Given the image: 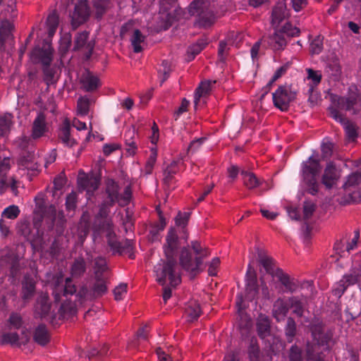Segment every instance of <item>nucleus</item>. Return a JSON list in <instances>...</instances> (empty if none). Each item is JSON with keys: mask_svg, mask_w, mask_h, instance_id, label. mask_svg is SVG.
Listing matches in <instances>:
<instances>
[{"mask_svg": "<svg viewBox=\"0 0 361 361\" xmlns=\"http://www.w3.org/2000/svg\"><path fill=\"white\" fill-rule=\"evenodd\" d=\"M180 246V241L175 228H170L163 247L166 261L161 260L154 270L157 281L163 286L169 284L175 287L181 281L179 267L175 258Z\"/></svg>", "mask_w": 361, "mask_h": 361, "instance_id": "1", "label": "nucleus"}, {"mask_svg": "<svg viewBox=\"0 0 361 361\" xmlns=\"http://www.w3.org/2000/svg\"><path fill=\"white\" fill-rule=\"evenodd\" d=\"M321 170L319 154L313 152L309 159L302 164V176L303 181L308 187L310 192L314 195L318 191L319 184L317 176Z\"/></svg>", "mask_w": 361, "mask_h": 361, "instance_id": "2", "label": "nucleus"}, {"mask_svg": "<svg viewBox=\"0 0 361 361\" xmlns=\"http://www.w3.org/2000/svg\"><path fill=\"white\" fill-rule=\"evenodd\" d=\"M53 49L49 42H44L42 48L35 47L31 53L30 58L34 63H41L44 66V80L47 85L52 82L54 72L49 66L52 61Z\"/></svg>", "mask_w": 361, "mask_h": 361, "instance_id": "3", "label": "nucleus"}, {"mask_svg": "<svg viewBox=\"0 0 361 361\" xmlns=\"http://www.w3.org/2000/svg\"><path fill=\"white\" fill-rule=\"evenodd\" d=\"M119 190L118 184L114 180L109 179L106 181V193L110 205L118 203L120 206L124 207L129 203L132 196L131 187L126 186L122 194L119 193Z\"/></svg>", "mask_w": 361, "mask_h": 361, "instance_id": "4", "label": "nucleus"}, {"mask_svg": "<svg viewBox=\"0 0 361 361\" xmlns=\"http://www.w3.org/2000/svg\"><path fill=\"white\" fill-rule=\"evenodd\" d=\"M50 286L56 302L62 300L63 297L68 298V295H73L76 291L75 286L73 284L71 279L67 278L64 281L63 275L61 274L53 277Z\"/></svg>", "mask_w": 361, "mask_h": 361, "instance_id": "5", "label": "nucleus"}, {"mask_svg": "<svg viewBox=\"0 0 361 361\" xmlns=\"http://www.w3.org/2000/svg\"><path fill=\"white\" fill-rule=\"evenodd\" d=\"M297 96V92L290 85L279 86L273 92L272 99L274 106L282 111L288 109L290 104L293 102Z\"/></svg>", "mask_w": 361, "mask_h": 361, "instance_id": "6", "label": "nucleus"}, {"mask_svg": "<svg viewBox=\"0 0 361 361\" xmlns=\"http://www.w3.org/2000/svg\"><path fill=\"white\" fill-rule=\"evenodd\" d=\"M11 163L10 158L0 157V193H3L8 188H11L12 192L16 196L18 193L17 181L13 177L8 178L6 176L10 170Z\"/></svg>", "mask_w": 361, "mask_h": 361, "instance_id": "7", "label": "nucleus"}, {"mask_svg": "<svg viewBox=\"0 0 361 361\" xmlns=\"http://www.w3.org/2000/svg\"><path fill=\"white\" fill-rule=\"evenodd\" d=\"M179 263L181 267L187 272L196 275L201 271L202 264L201 257H195L194 259L188 248H183L179 257Z\"/></svg>", "mask_w": 361, "mask_h": 361, "instance_id": "8", "label": "nucleus"}, {"mask_svg": "<svg viewBox=\"0 0 361 361\" xmlns=\"http://www.w3.org/2000/svg\"><path fill=\"white\" fill-rule=\"evenodd\" d=\"M90 14V8L86 1H80L74 6L73 11L70 12L71 23L73 29L85 23Z\"/></svg>", "mask_w": 361, "mask_h": 361, "instance_id": "9", "label": "nucleus"}, {"mask_svg": "<svg viewBox=\"0 0 361 361\" xmlns=\"http://www.w3.org/2000/svg\"><path fill=\"white\" fill-rule=\"evenodd\" d=\"M311 331L315 343L314 347H311L310 345H307V353L309 357L317 352L319 347L327 345L329 340V336L323 332L322 325L319 323L312 325L311 326Z\"/></svg>", "mask_w": 361, "mask_h": 361, "instance_id": "10", "label": "nucleus"}, {"mask_svg": "<svg viewBox=\"0 0 361 361\" xmlns=\"http://www.w3.org/2000/svg\"><path fill=\"white\" fill-rule=\"evenodd\" d=\"M89 32L83 31L78 32L74 39V51H82L85 59L90 58L94 47V42L92 40H88Z\"/></svg>", "mask_w": 361, "mask_h": 361, "instance_id": "11", "label": "nucleus"}, {"mask_svg": "<svg viewBox=\"0 0 361 361\" xmlns=\"http://www.w3.org/2000/svg\"><path fill=\"white\" fill-rule=\"evenodd\" d=\"M258 294V286L256 272L251 267L248 265L245 276V298L252 301L255 299Z\"/></svg>", "mask_w": 361, "mask_h": 361, "instance_id": "12", "label": "nucleus"}, {"mask_svg": "<svg viewBox=\"0 0 361 361\" xmlns=\"http://www.w3.org/2000/svg\"><path fill=\"white\" fill-rule=\"evenodd\" d=\"M360 273L359 269H353L348 274H345L334 288V295L341 297L348 286L355 284L359 281Z\"/></svg>", "mask_w": 361, "mask_h": 361, "instance_id": "13", "label": "nucleus"}, {"mask_svg": "<svg viewBox=\"0 0 361 361\" xmlns=\"http://www.w3.org/2000/svg\"><path fill=\"white\" fill-rule=\"evenodd\" d=\"M100 183L99 178L93 174H86L80 172L78 177V185L80 190H85L87 195L97 190Z\"/></svg>", "mask_w": 361, "mask_h": 361, "instance_id": "14", "label": "nucleus"}, {"mask_svg": "<svg viewBox=\"0 0 361 361\" xmlns=\"http://www.w3.org/2000/svg\"><path fill=\"white\" fill-rule=\"evenodd\" d=\"M30 340L29 334L26 329H22L21 336L16 332L4 333L0 336V345L10 344L20 345L27 343Z\"/></svg>", "mask_w": 361, "mask_h": 361, "instance_id": "15", "label": "nucleus"}, {"mask_svg": "<svg viewBox=\"0 0 361 361\" xmlns=\"http://www.w3.org/2000/svg\"><path fill=\"white\" fill-rule=\"evenodd\" d=\"M338 106L347 111L353 110L354 113L359 111L361 106V100L355 90L346 97H338L337 100Z\"/></svg>", "mask_w": 361, "mask_h": 361, "instance_id": "16", "label": "nucleus"}, {"mask_svg": "<svg viewBox=\"0 0 361 361\" xmlns=\"http://www.w3.org/2000/svg\"><path fill=\"white\" fill-rule=\"evenodd\" d=\"M262 41L267 42L268 46L274 51L283 50L287 44V39L278 27H275L274 32L268 36H264Z\"/></svg>", "mask_w": 361, "mask_h": 361, "instance_id": "17", "label": "nucleus"}, {"mask_svg": "<svg viewBox=\"0 0 361 361\" xmlns=\"http://www.w3.org/2000/svg\"><path fill=\"white\" fill-rule=\"evenodd\" d=\"M329 110L330 116L343 126L347 137L349 139L354 140L357 136L355 126L347 121L336 108L331 106Z\"/></svg>", "mask_w": 361, "mask_h": 361, "instance_id": "18", "label": "nucleus"}, {"mask_svg": "<svg viewBox=\"0 0 361 361\" xmlns=\"http://www.w3.org/2000/svg\"><path fill=\"white\" fill-rule=\"evenodd\" d=\"M341 176L340 171L338 170L332 162H329L322 176V182L327 188H332Z\"/></svg>", "mask_w": 361, "mask_h": 361, "instance_id": "19", "label": "nucleus"}, {"mask_svg": "<svg viewBox=\"0 0 361 361\" xmlns=\"http://www.w3.org/2000/svg\"><path fill=\"white\" fill-rule=\"evenodd\" d=\"M288 17V11L286 3L278 2L274 7L271 15V24L274 27H278L280 23Z\"/></svg>", "mask_w": 361, "mask_h": 361, "instance_id": "20", "label": "nucleus"}, {"mask_svg": "<svg viewBox=\"0 0 361 361\" xmlns=\"http://www.w3.org/2000/svg\"><path fill=\"white\" fill-rule=\"evenodd\" d=\"M290 306L289 299L279 298L275 301L273 306V315L277 321L284 319Z\"/></svg>", "mask_w": 361, "mask_h": 361, "instance_id": "21", "label": "nucleus"}, {"mask_svg": "<svg viewBox=\"0 0 361 361\" xmlns=\"http://www.w3.org/2000/svg\"><path fill=\"white\" fill-rule=\"evenodd\" d=\"M51 304L49 302V296L47 293H42L37 300L35 306V312L40 317H44L48 314L50 311Z\"/></svg>", "mask_w": 361, "mask_h": 361, "instance_id": "22", "label": "nucleus"}, {"mask_svg": "<svg viewBox=\"0 0 361 361\" xmlns=\"http://www.w3.org/2000/svg\"><path fill=\"white\" fill-rule=\"evenodd\" d=\"M45 116L40 113L35 119L32 125V137L37 139L44 134L47 130Z\"/></svg>", "mask_w": 361, "mask_h": 361, "instance_id": "23", "label": "nucleus"}, {"mask_svg": "<svg viewBox=\"0 0 361 361\" xmlns=\"http://www.w3.org/2000/svg\"><path fill=\"white\" fill-rule=\"evenodd\" d=\"M306 71L307 73L306 80L308 82L307 85L309 86L307 93L310 94L309 100H310L314 87L321 82L322 76L321 72L319 71H314L311 68H307Z\"/></svg>", "mask_w": 361, "mask_h": 361, "instance_id": "24", "label": "nucleus"}, {"mask_svg": "<svg viewBox=\"0 0 361 361\" xmlns=\"http://www.w3.org/2000/svg\"><path fill=\"white\" fill-rule=\"evenodd\" d=\"M257 330L258 335L262 339L270 336V321L269 317L264 314H259L257 320Z\"/></svg>", "mask_w": 361, "mask_h": 361, "instance_id": "25", "label": "nucleus"}, {"mask_svg": "<svg viewBox=\"0 0 361 361\" xmlns=\"http://www.w3.org/2000/svg\"><path fill=\"white\" fill-rule=\"evenodd\" d=\"M80 82L82 87L87 92L96 90L99 85V80L90 72L83 73Z\"/></svg>", "mask_w": 361, "mask_h": 361, "instance_id": "26", "label": "nucleus"}, {"mask_svg": "<svg viewBox=\"0 0 361 361\" xmlns=\"http://www.w3.org/2000/svg\"><path fill=\"white\" fill-rule=\"evenodd\" d=\"M70 130V121L68 119L66 118L63 123V126L60 130L59 136L61 142L67 147H73L75 144V140L71 137Z\"/></svg>", "mask_w": 361, "mask_h": 361, "instance_id": "27", "label": "nucleus"}, {"mask_svg": "<svg viewBox=\"0 0 361 361\" xmlns=\"http://www.w3.org/2000/svg\"><path fill=\"white\" fill-rule=\"evenodd\" d=\"M216 82L215 80L211 81V80H207L202 82L198 87L196 89L195 93V105L197 106L200 99L201 97H204L207 96L211 90H212V84H214Z\"/></svg>", "mask_w": 361, "mask_h": 361, "instance_id": "28", "label": "nucleus"}, {"mask_svg": "<svg viewBox=\"0 0 361 361\" xmlns=\"http://www.w3.org/2000/svg\"><path fill=\"white\" fill-rule=\"evenodd\" d=\"M95 278L96 281L91 290L94 298L102 296L107 290L106 276H95Z\"/></svg>", "mask_w": 361, "mask_h": 361, "instance_id": "29", "label": "nucleus"}, {"mask_svg": "<svg viewBox=\"0 0 361 361\" xmlns=\"http://www.w3.org/2000/svg\"><path fill=\"white\" fill-rule=\"evenodd\" d=\"M34 340L41 345H46L49 341V335L47 327L43 325H39L35 330L33 335Z\"/></svg>", "mask_w": 361, "mask_h": 361, "instance_id": "30", "label": "nucleus"}, {"mask_svg": "<svg viewBox=\"0 0 361 361\" xmlns=\"http://www.w3.org/2000/svg\"><path fill=\"white\" fill-rule=\"evenodd\" d=\"M185 314L190 322L197 319L201 314L200 304L195 300L190 301L185 307Z\"/></svg>", "mask_w": 361, "mask_h": 361, "instance_id": "31", "label": "nucleus"}, {"mask_svg": "<svg viewBox=\"0 0 361 361\" xmlns=\"http://www.w3.org/2000/svg\"><path fill=\"white\" fill-rule=\"evenodd\" d=\"M243 180L244 185L248 189H254L260 185V180L251 172H247L244 170L241 171Z\"/></svg>", "mask_w": 361, "mask_h": 361, "instance_id": "32", "label": "nucleus"}, {"mask_svg": "<svg viewBox=\"0 0 361 361\" xmlns=\"http://www.w3.org/2000/svg\"><path fill=\"white\" fill-rule=\"evenodd\" d=\"M207 44L208 42L206 39H200L195 44L190 46L187 51L188 60H192L196 55L202 51Z\"/></svg>", "mask_w": 361, "mask_h": 361, "instance_id": "33", "label": "nucleus"}, {"mask_svg": "<svg viewBox=\"0 0 361 361\" xmlns=\"http://www.w3.org/2000/svg\"><path fill=\"white\" fill-rule=\"evenodd\" d=\"M35 156L33 152H28L27 157L22 156L18 161V166L20 169H27V170H35Z\"/></svg>", "mask_w": 361, "mask_h": 361, "instance_id": "34", "label": "nucleus"}, {"mask_svg": "<svg viewBox=\"0 0 361 361\" xmlns=\"http://www.w3.org/2000/svg\"><path fill=\"white\" fill-rule=\"evenodd\" d=\"M35 291V283L32 279H26L23 284L22 298L23 300H30Z\"/></svg>", "mask_w": 361, "mask_h": 361, "instance_id": "35", "label": "nucleus"}, {"mask_svg": "<svg viewBox=\"0 0 361 361\" xmlns=\"http://www.w3.org/2000/svg\"><path fill=\"white\" fill-rule=\"evenodd\" d=\"M13 29V25L11 22L6 20L1 23L0 25V44L8 39L11 35V31Z\"/></svg>", "mask_w": 361, "mask_h": 361, "instance_id": "36", "label": "nucleus"}, {"mask_svg": "<svg viewBox=\"0 0 361 361\" xmlns=\"http://www.w3.org/2000/svg\"><path fill=\"white\" fill-rule=\"evenodd\" d=\"M12 118L10 114L0 115V136H6L9 133Z\"/></svg>", "mask_w": 361, "mask_h": 361, "instance_id": "37", "label": "nucleus"}, {"mask_svg": "<svg viewBox=\"0 0 361 361\" xmlns=\"http://www.w3.org/2000/svg\"><path fill=\"white\" fill-rule=\"evenodd\" d=\"M277 275L279 281L290 292H294L298 288V284L293 279H290L287 274H283L281 271H278Z\"/></svg>", "mask_w": 361, "mask_h": 361, "instance_id": "38", "label": "nucleus"}, {"mask_svg": "<svg viewBox=\"0 0 361 361\" xmlns=\"http://www.w3.org/2000/svg\"><path fill=\"white\" fill-rule=\"evenodd\" d=\"M145 39V36L143 35L139 30H135L134 31L130 39L134 52L139 53L142 50L141 43L144 42Z\"/></svg>", "mask_w": 361, "mask_h": 361, "instance_id": "39", "label": "nucleus"}, {"mask_svg": "<svg viewBox=\"0 0 361 361\" xmlns=\"http://www.w3.org/2000/svg\"><path fill=\"white\" fill-rule=\"evenodd\" d=\"M10 329H20L23 328L24 322L20 313L11 312L7 320Z\"/></svg>", "mask_w": 361, "mask_h": 361, "instance_id": "40", "label": "nucleus"}, {"mask_svg": "<svg viewBox=\"0 0 361 361\" xmlns=\"http://www.w3.org/2000/svg\"><path fill=\"white\" fill-rule=\"evenodd\" d=\"M180 163V160H173L170 164L166 168L164 172V180L167 183L172 178L173 175L178 173L179 169L178 165Z\"/></svg>", "mask_w": 361, "mask_h": 361, "instance_id": "41", "label": "nucleus"}, {"mask_svg": "<svg viewBox=\"0 0 361 361\" xmlns=\"http://www.w3.org/2000/svg\"><path fill=\"white\" fill-rule=\"evenodd\" d=\"M94 274L95 276H104L107 270L106 259L103 257H97L94 260Z\"/></svg>", "mask_w": 361, "mask_h": 361, "instance_id": "42", "label": "nucleus"}, {"mask_svg": "<svg viewBox=\"0 0 361 361\" xmlns=\"http://www.w3.org/2000/svg\"><path fill=\"white\" fill-rule=\"evenodd\" d=\"M85 271V263L83 259L79 258L75 260L71 267V275L73 276H80Z\"/></svg>", "mask_w": 361, "mask_h": 361, "instance_id": "43", "label": "nucleus"}, {"mask_svg": "<svg viewBox=\"0 0 361 361\" xmlns=\"http://www.w3.org/2000/svg\"><path fill=\"white\" fill-rule=\"evenodd\" d=\"M90 99L87 97H80L78 100L77 111L80 116H85L89 112Z\"/></svg>", "mask_w": 361, "mask_h": 361, "instance_id": "44", "label": "nucleus"}, {"mask_svg": "<svg viewBox=\"0 0 361 361\" xmlns=\"http://www.w3.org/2000/svg\"><path fill=\"white\" fill-rule=\"evenodd\" d=\"M259 261L260 264L263 267L265 271L268 274L273 272V261L272 259L266 255L265 254H259Z\"/></svg>", "mask_w": 361, "mask_h": 361, "instance_id": "45", "label": "nucleus"}, {"mask_svg": "<svg viewBox=\"0 0 361 361\" xmlns=\"http://www.w3.org/2000/svg\"><path fill=\"white\" fill-rule=\"evenodd\" d=\"M361 182V173L355 172L348 176L347 180L343 184V188L347 190L348 188L357 185Z\"/></svg>", "mask_w": 361, "mask_h": 361, "instance_id": "46", "label": "nucleus"}, {"mask_svg": "<svg viewBox=\"0 0 361 361\" xmlns=\"http://www.w3.org/2000/svg\"><path fill=\"white\" fill-rule=\"evenodd\" d=\"M150 151V156L149 157L145 167V172L147 174L152 173L157 157V149L156 147H152Z\"/></svg>", "mask_w": 361, "mask_h": 361, "instance_id": "47", "label": "nucleus"}, {"mask_svg": "<svg viewBox=\"0 0 361 361\" xmlns=\"http://www.w3.org/2000/svg\"><path fill=\"white\" fill-rule=\"evenodd\" d=\"M59 18L56 13H53L49 15L47 20V25L49 29V35H52L56 32L58 27Z\"/></svg>", "mask_w": 361, "mask_h": 361, "instance_id": "48", "label": "nucleus"}, {"mask_svg": "<svg viewBox=\"0 0 361 361\" xmlns=\"http://www.w3.org/2000/svg\"><path fill=\"white\" fill-rule=\"evenodd\" d=\"M278 30H281L286 37L298 36L300 33V30L289 23H286L281 28H278Z\"/></svg>", "mask_w": 361, "mask_h": 361, "instance_id": "49", "label": "nucleus"}, {"mask_svg": "<svg viewBox=\"0 0 361 361\" xmlns=\"http://www.w3.org/2000/svg\"><path fill=\"white\" fill-rule=\"evenodd\" d=\"M20 209L16 205H11L6 207L2 212V216L8 219H14L18 216Z\"/></svg>", "mask_w": 361, "mask_h": 361, "instance_id": "50", "label": "nucleus"}, {"mask_svg": "<svg viewBox=\"0 0 361 361\" xmlns=\"http://www.w3.org/2000/svg\"><path fill=\"white\" fill-rule=\"evenodd\" d=\"M191 247L195 253V257H201L202 261L203 260V258L209 255V251L206 248H203L197 241L192 242Z\"/></svg>", "mask_w": 361, "mask_h": 361, "instance_id": "51", "label": "nucleus"}, {"mask_svg": "<svg viewBox=\"0 0 361 361\" xmlns=\"http://www.w3.org/2000/svg\"><path fill=\"white\" fill-rule=\"evenodd\" d=\"M295 322L292 318L289 317L287 319V323L286 326V334L289 342H291L293 341V338L295 334Z\"/></svg>", "mask_w": 361, "mask_h": 361, "instance_id": "52", "label": "nucleus"}, {"mask_svg": "<svg viewBox=\"0 0 361 361\" xmlns=\"http://www.w3.org/2000/svg\"><path fill=\"white\" fill-rule=\"evenodd\" d=\"M190 214L188 212H179L175 219L176 225L185 229L188 224Z\"/></svg>", "mask_w": 361, "mask_h": 361, "instance_id": "53", "label": "nucleus"}, {"mask_svg": "<svg viewBox=\"0 0 361 361\" xmlns=\"http://www.w3.org/2000/svg\"><path fill=\"white\" fill-rule=\"evenodd\" d=\"M323 49L322 39L317 37L310 44V51L312 54H319Z\"/></svg>", "mask_w": 361, "mask_h": 361, "instance_id": "54", "label": "nucleus"}, {"mask_svg": "<svg viewBox=\"0 0 361 361\" xmlns=\"http://www.w3.org/2000/svg\"><path fill=\"white\" fill-rule=\"evenodd\" d=\"M114 294L116 300H123L127 294V284L121 283L118 285L115 288Z\"/></svg>", "mask_w": 361, "mask_h": 361, "instance_id": "55", "label": "nucleus"}, {"mask_svg": "<svg viewBox=\"0 0 361 361\" xmlns=\"http://www.w3.org/2000/svg\"><path fill=\"white\" fill-rule=\"evenodd\" d=\"M290 307L293 308V312L298 316H302L303 313V306L300 301L295 298H289Z\"/></svg>", "mask_w": 361, "mask_h": 361, "instance_id": "56", "label": "nucleus"}, {"mask_svg": "<svg viewBox=\"0 0 361 361\" xmlns=\"http://www.w3.org/2000/svg\"><path fill=\"white\" fill-rule=\"evenodd\" d=\"M42 212V218H48L51 222L54 221L56 216V209L54 205H50Z\"/></svg>", "mask_w": 361, "mask_h": 361, "instance_id": "57", "label": "nucleus"}, {"mask_svg": "<svg viewBox=\"0 0 361 361\" xmlns=\"http://www.w3.org/2000/svg\"><path fill=\"white\" fill-rule=\"evenodd\" d=\"M134 135V130H128L125 133V137H126V144L129 146V147L127 149V152L130 155L135 154V151H136V145H135V143L133 141L128 140L127 137L128 136L131 137V135Z\"/></svg>", "mask_w": 361, "mask_h": 361, "instance_id": "58", "label": "nucleus"}, {"mask_svg": "<svg viewBox=\"0 0 361 361\" xmlns=\"http://www.w3.org/2000/svg\"><path fill=\"white\" fill-rule=\"evenodd\" d=\"M76 297L78 298L80 303L86 300H90L94 298L92 291L90 292L86 287H82L76 295Z\"/></svg>", "mask_w": 361, "mask_h": 361, "instance_id": "59", "label": "nucleus"}, {"mask_svg": "<svg viewBox=\"0 0 361 361\" xmlns=\"http://www.w3.org/2000/svg\"><path fill=\"white\" fill-rule=\"evenodd\" d=\"M315 210V204L312 202H305L303 204L304 218L308 219L312 216Z\"/></svg>", "mask_w": 361, "mask_h": 361, "instance_id": "60", "label": "nucleus"}, {"mask_svg": "<svg viewBox=\"0 0 361 361\" xmlns=\"http://www.w3.org/2000/svg\"><path fill=\"white\" fill-rule=\"evenodd\" d=\"M290 361H301V350L296 345L291 347L289 355Z\"/></svg>", "mask_w": 361, "mask_h": 361, "instance_id": "61", "label": "nucleus"}, {"mask_svg": "<svg viewBox=\"0 0 361 361\" xmlns=\"http://www.w3.org/2000/svg\"><path fill=\"white\" fill-rule=\"evenodd\" d=\"M259 348L257 345L253 343L252 341V343L249 348V357L250 361H259Z\"/></svg>", "mask_w": 361, "mask_h": 361, "instance_id": "62", "label": "nucleus"}, {"mask_svg": "<svg viewBox=\"0 0 361 361\" xmlns=\"http://www.w3.org/2000/svg\"><path fill=\"white\" fill-rule=\"evenodd\" d=\"M333 150V144L329 141H324L322 145V156L324 158L329 157Z\"/></svg>", "mask_w": 361, "mask_h": 361, "instance_id": "63", "label": "nucleus"}, {"mask_svg": "<svg viewBox=\"0 0 361 361\" xmlns=\"http://www.w3.org/2000/svg\"><path fill=\"white\" fill-rule=\"evenodd\" d=\"M76 194L71 192L66 197V206L68 210H73L76 207Z\"/></svg>", "mask_w": 361, "mask_h": 361, "instance_id": "64", "label": "nucleus"}]
</instances>
